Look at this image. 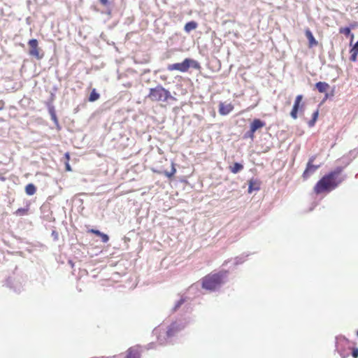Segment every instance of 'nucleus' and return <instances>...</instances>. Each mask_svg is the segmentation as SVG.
Masks as SVG:
<instances>
[{"label": "nucleus", "mask_w": 358, "mask_h": 358, "mask_svg": "<svg viewBox=\"0 0 358 358\" xmlns=\"http://www.w3.org/2000/svg\"><path fill=\"white\" fill-rule=\"evenodd\" d=\"M315 159V157H311L307 164L306 168L303 173V178L304 179L308 178L310 176L316 172V171L320 168V165H313V162Z\"/></svg>", "instance_id": "nucleus-5"}, {"label": "nucleus", "mask_w": 358, "mask_h": 358, "mask_svg": "<svg viewBox=\"0 0 358 358\" xmlns=\"http://www.w3.org/2000/svg\"><path fill=\"white\" fill-rule=\"evenodd\" d=\"M147 97L152 101L157 102H167L169 99L176 100V98L171 94V92L161 85L150 88Z\"/></svg>", "instance_id": "nucleus-3"}, {"label": "nucleus", "mask_w": 358, "mask_h": 358, "mask_svg": "<svg viewBox=\"0 0 358 358\" xmlns=\"http://www.w3.org/2000/svg\"><path fill=\"white\" fill-rule=\"evenodd\" d=\"M176 172V169L174 167L173 164H172L171 171L170 172L165 171L164 172V175L166 176H167L168 178H171L175 174Z\"/></svg>", "instance_id": "nucleus-26"}, {"label": "nucleus", "mask_w": 358, "mask_h": 358, "mask_svg": "<svg viewBox=\"0 0 358 358\" xmlns=\"http://www.w3.org/2000/svg\"><path fill=\"white\" fill-rule=\"evenodd\" d=\"M357 336H358V331H357Z\"/></svg>", "instance_id": "nucleus-44"}, {"label": "nucleus", "mask_w": 358, "mask_h": 358, "mask_svg": "<svg viewBox=\"0 0 358 358\" xmlns=\"http://www.w3.org/2000/svg\"><path fill=\"white\" fill-rule=\"evenodd\" d=\"M350 52L351 54L350 57V61L355 62L357 60V56L358 54L356 52H350Z\"/></svg>", "instance_id": "nucleus-29"}, {"label": "nucleus", "mask_w": 358, "mask_h": 358, "mask_svg": "<svg viewBox=\"0 0 358 358\" xmlns=\"http://www.w3.org/2000/svg\"><path fill=\"white\" fill-rule=\"evenodd\" d=\"M55 95L53 94H51V100L46 102V106L48 108V112L50 115L51 116L52 114L55 115L56 114L55 108L54 105L52 104V100Z\"/></svg>", "instance_id": "nucleus-18"}, {"label": "nucleus", "mask_w": 358, "mask_h": 358, "mask_svg": "<svg viewBox=\"0 0 358 358\" xmlns=\"http://www.w3.org/2000/svg\"><path fill=\"white\" fill-rule=\"evenodd\" d=\"M29 45V55L34 57L37 59H41L43 57V54H41L39 52V48H38V41L36 38L30 39L28 42Z\"/></svg>", "instance_id": "nucleus-4"}, {"label": "nucleus", "mask_w": 358, "mask_h": 358, "mask_svg": "<svg viewBox=\"0 0 358 358\" xmlns=\"http://www.w3.org/2000/svg\"><path fill=\"white\" fill-rule=\"evenodd\" d=\"M99 98V94L96 92L95 89L91 91V102L95 101Z\"/></svg>", "instance_id": "nucleus-25"}, {"label": "nucleus", "mask_w": 358, "mask_h": 358, "mask_svg": "<svg viewBox=\"0 0 358 358\" xmlns=\"http://www.w3.org/2000/svg\"><path fill=\"white\" fill-rule=\"evenodd\" d=\"M36 188L32 183H29L25 187V192L29 196L34 195L36 193Z\"/></svg>", "instance_id": "nucleus-21"}, {"label": "nucleus", "mask_w": 358, "mask_h": 358, "mask_svg": "<svg viewBox=\"0 0 358 358\" xmlns=\"http://www.w3.org/2000/svg\"><path fill=\"white\" fill-rule=\"evenodd\" d=\"M234 109V106L231 103L225 104L220 102L219 104V113L222 115H227L230 113Z\"/></svg>", "instance_id": "nucleus-9"}, {"label": "nucleus", "mask_w": 358, "mask_h": 358, "mask_svg": "<svg viewBox=\"0 0 358 358\" xmlns=\"http://www.w3.org/2000/svg\"><path fill=\"white\" fill-rule=\"evenodd\" d=\"M3 109V106H0V110Z\"/></svg>", "instance_id": "nucleus-43"}, {"label": "nucleus", "mask_w": 358, "mask_h": 358, "mask_svg": "<svg viewBox=\"0 0 358 358\" xmlns=\"http://www.w3.org/2000/svg\"><path fill=\"white\" fill-rule=\"evenodd\" d=\"M100 3L104 6L108 3V0H99Z\"/></svg>", "instance_id": "nucleus-37"}, {"label": "nucleus", "mask_w": 358, "mask_h": 358, "mask_svg": "<svg viewBox=\"0 0 358 358\" xmlns=\"http://www.w3.org/2000/svg\"><path fill=\"white\" fill-rule=\"evenodd\" d=\"M55 241H57L59 238L58 233L56 231H52L51 234Z\"/></svg>", "instance_id": "nucleus-31"}, {"label": "nucleus", "mask_w": 358, "mask_h": 358, "mask_svg": "<svg viewBox=\"0 0 358 358\" xmlns=\"http://www.w3.org/2000/svg\"><path fill=\"white\" fill-rule=\"evenodd\" d=\"M264 122L259 119H255L250 124V132H251V138H252L254 136V133L259 129L263 127L264 126Z\"/></svg>", "instance_id": "nucleus-11"}, {"label": "nucleus", "mask_w": 358, "mask_h": 358, "mask_svg": "<svg viewBox=\"0 0 358 358\" xmlns=\"http://www.w3.org/2000/svg\"><path fill=\"white\" fill-rule=\"evenodd\" d=\"M227 271H220L217 273L206 275L203 278V288L210 291L215 290L222 284L223 279L227 277Z\"/></svg>", "instance_id": "nucleus-2"}, {"label": "nucleus", "mask_w": 358, "mask_h": 358, "mask_svg": "<svg viewBox=\"0 0 358 358\" xmlns=\"http://www.w3.org/2000/svg\"><path fill=\"white\" fill-rule=\"evenodd\" d=\"M186 62H187L188 64L187 69H189L190 67L196 70H199L201 69L200 64L193 59L186 58Z\"/></svg>", "instance_id": "nucleus-16"}, {"label": "nucleus", "mask_w": 358, "mask_h": 358, "mask_svg": "<svg viewBox=\"0 0 358 358\" xmlns=\"http://www.w3.org/2000/svg\"><path fill=\"white\" fill-rule=\"evenodd\" d=\"M186 301V298L181 296L180 299L176 303L173 310L176 311Z\"/></svg>", "instance_id": "nucleus-24"}, {"label": "nucleus", "mask_w": 358, "mask_h": 358, "mask_svg": "<svg viewBox=\"0 0 358 358\" xmlns=\"http://www.w3.org/2000/svg\"><path fill=\"white\" fill-rule=\"evenodd\" d=\"M315 122H316V120H313V119H311V120L308 122V126H309L310 127H313V126L315 125Z\"/></svg>", "instance_id": "nucleus-35"}, {"label": "nucleus", "mask_w": 358, "mask_h": 358, "mask_svg": "<svg viewBox=\"0 0 358 358\" xmlns=\"http://www.w3.org/2000/svg\"><path fill=\"white\" fill-rule=\"evenodd\" d=\"M315 87L320 92L324 93L329 88V85L325 82H318Z\"/></svg>", "instance_id": "nucleus-17"}, {"label": "nucleus", "mask_w": 358, "mask_h": 358, "mask_svg": "<svg viewBox=\"0 0 358 358\" xmlns=\"http://www.w3.org/2000/svg\"><path fill=\"white\" fill-rule=\"evenodd\" d=\"M197 26H198L197 22H196L195 21H190L185 24L184 30L186 32L189 33L191 31L196 29Z\"/></svg>", "instance_id": "nucleus-19"}, {"label": "nucleus", "mask_w": 358, "mask_h": 358, "mask_svg": "<svg viewBox=\"0 0 358 358\" xmlns=\"http://www.w3.org/2000/svg\"><path fill=\"white\" fill-rule=\"evenodd\" d=\"M318 115H319L318 110L315 111V112L313 113L312 119H313V120H317V117H318Z\"/></svg>", "instance_id": "nucleus-34"}, {"label": "nucleus", "mask_w": 358, "mask_h": 358, "mask_svg": "<svg viewBox=\"0 0 358 358\" xmlns=\"http://www.w3.org/2000/svg\"><path fill=\"white\" fill-rule=\"evenodd\" d=\"M340 33L341 34H345L346 36L350 35L351 36L350 44L352 43V42L353 41V38H354V34L351 33L350 28H349V27L341 28L340 29Z\"/></svg>", "instance_id": "nucleus-22"}, {"label": "nucleus", "mask_w": 358, "mask_h": 358, "mask_svg": "<svg viewBox=\"0 0 358 358\" xmlns=\"http://www.w3.org/2000/svg\"><path fill=\"white\" fill-rule=\"evenodd\" d=\"M342 171L343 168L338 166L334 171L323 176L315 185V192L317 194H320L323 192H329L334 189L343 180L342 179L337 180Z\"/></svg>", "instance_id": "nucleus-1"}, {"label": "nucleus", "mask_w": 358, "mask_h": 358, "mask_svg": "<svg viewBox=\"0 0 358 358\" xmlns=\"http://www.w3.org/2000/svg\"><path fill=\"white\" fill-rule=\"evenodd\" d=\"M69 264H71V267H73V262H72V261H71V260H69Z\"/></svg>", "instance_id": "nucleus-39"}, {"label": "nucleus", "mask_w": 358, "mask_h": 358, "mask_svg": "<svg viewBox=\"0 0 358 358\" xmlns=\"http://www.w3.org/2000/svg\"><path fill=\"white\" fill-rule=\"evenodd\" d=\"M187 65V62H186V59H185L182 62L169 64L167 70L169 71H178L181 73H185L188 71Z\"/></svg>", "instance_id": "nucleus-6"}, {"label": "nucleus", "mask_w": 358, "mask_h": 358, "mask_svg": "<svg viewBox=\"0 0 358 358\" xmlns=\"http://www.w3.org/2000/svg\"><path fill=\"white\" fill-rule=\"evenodd\" d=\"M65 166H66V171H71V166H70L69 162H65Z\"/></svg>", "instance_id": "nucleus-36"}, {"label": "nucleus", "mask_w": 358, "mask_h": 358, "mask_svg": "<svg viewBox=\"0 0 358 358\" xmlns=\"http://www.w3.org/2000/svg\"><path fill=\"white\" fill-rule=\"evenodd\" d=\"M91 234H94L99 236L101 238V242L103 243H106L109 241L108 236L106 234L101 232L99 230L91 229Z\"/></svg>", "instance_id": "nucleus-15"}, {"label": "nucleus", "mask_w": 358, "mask_h": 358, "mask_svg": "<svg viewBox=\"0 0 358 358\" xmlns=\"http://www.w3.org/2000/svg\"><path fill=\"white\" fill-rule=\"evenodd\" d=\"M84 272H85V273H87V270H85V271H84ZM85 275H87V274H85ZM85 278H87V276H86Z\"/></svg>", "instance_id": "nucleus-41"}, {"label": "nucleus", "mask_w": 358, "mask_h": 358, "mask_svg": "<svg viewBox=\"0 0 358 358\" xmlns=\"http://www.w3.org/2000/svg\"><path fill=\"white\" fill-rule=\"evenodd\" d=\"M184 327L185 325L181 323H178L177 322H173L170 325L166 331L167 338L170 339L171 337L174 336L178 331L182 330Z\"/></svg>", "instance_id": "nucleus-7"}, {"label": "nucleus", "mask_w": 358, "mask_h": 358, "mask_svg": "<svg viewBox=\"0 0 358 358\" xmlns=\"http://www.w3.org/2000/svg\"><path fill=\"white\" fill-rule=\"evenodd\" d=\"M244 262V259L241 257H238L236 258V262L235 264H239Z\"/></svg>", "instance_id": "nucleus-33"}, {"label": "nucleus", "mask_w": 358, "mask_h": 358, "mask_svg": "<svg viewBox=\"0 0 358 358\" xmlns=\"http://www.w3.org/2000/svg\"><path fill=\"white\" fill-rule=\"evenodd\" d=\"M84 282V280H82V277H80L78 278V285H77V289L78 291H82V283Z\"/></svg>", "instance_id": "nucleus-28"}, {"label": "nucleus", "mask_w": 358, "mask_h": 358, "mask_svg": "<svg viewBox=\"0 0 358 358\" xmlns=\"http://www.w3.org/2000/svg\"><path fill=\"white\" fill-rule=\"evenodd\" d=\"M64 157L66 159V162H69V154L68 152H66L65 155H64Z\"/></svg>", "instance_id": "nucleus-38"}, {"label": "nucleus", "mask_w": 358, "mask_h": 358, "mask_svg": "<svg viewBox=\"0 0 358 358\" xmlns=\"http://www.w3.org/2000/svg\"><path fill=\"white\" fill-rule=\"evenodd\" d=\"M126 358H140V352L137 346L130 348Z\"/></svg>", "instance_id": "nucleus-14"}, {"label": "nucleus", "mask_w": 358, "mask_h": 358, "mask_svg": "<svg viewBox=\"0 0 358 358\" xmlns=\"http://www.w3.org/2000/svg\"><path fill=\"white\" fill-rule=\"evenodd\" d=\"M350 52H354L358 54V41L355 43V44L350 49Z\"/></svg>", "instance_id": "nucleus-30"}, {"label": "nucleus", "mask_w": 358, "mask_h": 358, "mask_svg": "<svg viewBox=\"0 0 358 358\" xmlns=\"http://www.w3.org/2000/svg\"><path fill=\"white\" fill-rule=\"evenodd\" d=\"M305 35L308 40L309 47L312 48L317 45V41L315 40L313 34H312L310 29H306L305 31Z\"/></svg>", "instance_id": "nucleus-13"}, {"label": "nucleus", "mask_w": 358, "mask_h": 358, "mask_svg": "<svg viewBox=\"0 0 358 358\" xmlns=\"http://www.w3.org/2000/svg\"><path fill=\"white\" fill-rule=\"evenodd\" d=\"M51 117V120L54 122L55 124L57 126V128L59 127V122H58V119L57 117V115L55 114H52V115L50 116Z\"/></svg>", "instance_id": "nucleus-27"}, {"label": "nucleus", "mask_w": 358, "mask_h": 358, "mask_svg": "<svg viewBox=\"0 0 358 358\" xmlns=\"http://www.w3.org/2000/svg\"><path fill=\"white\" fill-rule=\"evenodd\" d=\"M86 99H87L90 101V96H86Z\"/></svg>", "instance_id": "nucleus-42"}, {"label": "nucleus", "mask_w": 358, "mask_h": 358, "mask_svg": "<svg viewBox=\"0 0 358 358\" xmlns=\"http://www.w3.org/2000/svg\"><path fill=\"white\" fill-rule=\"evenodd\" d=\"M29 210V204H27L24 208H20L14 212L16 216H24L27 214Z\"/></svg>", "instance_id": "nucleus-20"}, {"label": "nucleus", "mask_w": 358, "mask_h": 358, "mask_svg": "<svg viewBox=\"0 0 358 358\" xmlns=\"http://www.w3.org/2000/svg\"><path fill=\"white\" fill-rule=\"evenodd\" d=\"M248 136L251 138V132H250V131L248 132Z\"/></svg>", "instance_id": "nucleus-40"}, {"label": "nucleus", "mask_w": 358, "mask_h": 358, "mask_svg": "<svg viewBox=\"0 0 358 358\" xmlns=\"http://www.w3.org/2000/svg\"><path fill=\"white\" fill-rule=\"evenodd\" d=\"M243 169V166L240 163H234L233 166H231V171L233 173H237Z\"/></svg>", "instance_id": "nucleus-23"}, {"label": "nucleus", "mask_w": 358, "mask_h": 358, "mask_svg": "<svg viewBox=\"0 0 358 358\" xmlns=\"http://www.w3.org/2000/svg\"><path fill=\"white\" fill-rule=\"evenodd\" d=\"M14 282L11 277H9L6 280V286L10 289H13L15 292H20L22 290V285L20 282H17L15 285H13Z\"/></svg>", "instance_id": "nucleus-10"}, {"label": "nucleus", "mask_w": 358, "mask_h": 358, "mask_svg": "<svg viewBox=\"0 0 358 358\" xmlns=\"http://www.w3.org/2000/svg\"><path fill=\"white\" fill-rule=\"evenodd\" d=\"M352 355L355 358H357L358 357V348H354L353 349V350L352 352Z\"/></svg>", "instance_id": "nucleus-32"}, {"label": "nucleus", "mask_w": 358, "mask_h": 358, "mask_svg": "<svg viewBox=\"0 0 358 358\" xmlns=\"http://www.w3.org/2000/svg\"><path fill=\"white\" fill-rule=\"evenodd\" d=\"M303 99V96L301 94H299L296 96L294 106L292 107V111L290 113V115L293 119H296L298 115V112L299 110V108H302L303 107V104L301 106V102Z\"/></svg>", "instance_id": "nucleus-8"}, {"label": "nucleus", "mask_w": 358, "mask_h": 358, "mask_svg": "<svg viewBox=\"0 0 358 358\" xmlns=\"http://www.w3.org/2000/svg\"><path fill=\"white\" fill-rule=\"evenodd\" d=\"M260 189V182L257 180L251 179L249 181L248 192L252 193L253 191H258Z\"/></svg>", "instance_id": "nucleus-12"}]
</instances>
